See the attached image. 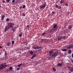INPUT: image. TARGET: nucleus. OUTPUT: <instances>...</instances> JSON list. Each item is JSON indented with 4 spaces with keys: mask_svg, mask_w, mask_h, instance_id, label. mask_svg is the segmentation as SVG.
<instances>
[{
    "mask_svg": "<svg viewBox=\"0 0 73 73\" xmlns=\"http://www.w3.org/2000/svg\"><path fill=\"white\" fill-rule=\"evenodd\" d=\"M7 66H8V65L6 64V63H2L0 65V70H1L2 69L7 68Z\"/></svg>",
    "mask_w": 73,
    "mask_h": 73,
    "instance_id": "f03ea898",
    "label": "nucleus"
},
{
    "mask_svg": "<svg viewBox=\"0 0 73 73\" xmlns=\"http://www.w3.org/2000/svg\"><path fill=\"white\" fill-rule=\"evenodd\" d=\"M19 37H21V36H22V34H19Z\"/></svg>",
    "mask_w": 73,
    "mask_h": 73,
    "instance_id": "ea45409f",
    "label": "nucleus"
},
{
    "mask_svg": "<svg viewBox=\"0 0 73 73\" xmlns=\"http://www.w3.org/2000/svg\"><path fill=\"white\" fill-rule=\"evenodd\" d=\"M26 7V6H25V5H23V8H25V7Z\"/></svg>",
    "mask_w": 73,
    "mask_h": 73,
    "instance_id": "473e14b6",
    "label": "nucleus"
},
{
    "mask_svg": "<svg viewBox=\"0 0 73 73\" xmlns=\"http://www.w3.org/2000/svg\"><path fill=\"white\" fill-rule=\"evenodd\" d=\"M6 21H9V19L7 18L6 19Z\"/></svg>",
    "mask_w": 73,
    "mask_h": 73,
    "instance_id": "a878e982",
    "label": "nucleus"
},
{
    "mask_svg": "<svg viewBox=\"0 0 73 73\" xmlns=\"http://www.w3.org/2000/svg\"><path fill=\"white\" fill-rule=\"evenodd\" d=\"M56 31V29L53 28H52L48 32L49 33H54V31Z\"/></svg>",
    "mask_w": 73,
    "mask_h": 73,
    "instance_id": "39448f33",
    "label": "nucleus"
},
{
    "mask_svg": "<svg viewBox=\"0 0 73 73\" xmlns=\"http://www.w3.org/2000/svg\"><path fill=\"white\" fill-rule=\"evenodd\" d=\"M55 12L54 11H52V15L53 14H55Z\"/></svg>",
    "mask_w": 73,
    "mask_h": 73,
    "instance_id": "f704fd0d",
    "label": "nucleus"
},
{
    "mask_svg": "<svg viewBox=\"0 0 73 73\" xmlns=\"http://www.w3.org/2000/svg\"><path fill=\"white\" fill-rule=\"evenodd\" d=\"M64 1H65V0H61L60 1V3L61 4H62L64 3Z\"/></svg>",
    "mask_w": 73,
    "mask_h": 73,
    "instance_id": "9b49d317",
    "label": "nucleus"
},
{
    "mask_svg": "<svg viewBox=\"0 0 73 73\" xmlns=\"http://www.w3.org/2000/svg\"><path fill=\"white\" fill-rule=\"evenodd\" d=\"M27 49H30V47H27Z\"/></svg>",
    "mask_w": 73,
    "mask_h": 73,
    "instance_id": "49530a36",
    "label": "nucleus"
},
{
    "mask_svg": "<svg viewBox=\"0 0 73 73\" xmlns=\"http://www.w3.org/2000/svg\"><path fill=\"white\" fill-rule=\"evenodd\" d=\"M69 73H71V72H69Z\"/></svg>",
    "mask_w": 73,
    "mask_h": 73,
    "instance_id": "052dcab7",
    "label": "nucleus"
},
{
    "mask_svg": "<svg viewBox=\"0 0 73 73\" xmlns=\"http://www.w3.org/2000/svg\"><path fill=\"white\" fill-rule=\"evenodd\" d=\"M10 44H11V43L10 42H8L7 43V46H9V45H10Z\"/></svg>",
    "mask_w": 73,
    "mask_h": 73,
    "instance_id": "a211bd4d",
    "label": "nucleus"
},
{
    "mask_svg": "<svg viewBox=\"0 0 73 73\" xmlns=\"http://www.w3.org/2000/svg\"><path fill=\"white\" fill-rule=\"evenodd\" d=\"M21 65H22V63H21L20 64L18 65V67H20L21 66Z\"/></svg>",
    "mask_w": 73,
    "mask_h": 73,
    "instance_id": "5701e85b",
    "label": "nucleus"
},
{
    "mask_svg": "<svg viewBox=\"0 0 73 73\" xmlns=\"http://www.w3.org/2000/svg\"><path fill=\"white\" fill-rule=\"evenodd\" d=\"M22 6H21L19 7V8H20V9H21V8H22Z\"/></svg>",
    "mask_w": 73,
    "mask_h": 73,
    "instance_id": "c03bdc74",
    "label": "nucleus"
},
{
    "mask_svg": "<svg viewBox=\"0 0 73 73\" xmlns=\"http://www.w3.org/2000/svg\"><path fill=\"white\" fill-rule=\"evenodd\" d=\"M11 31H13V32H15V29L14 28H12L11 29Z\"/></svg>",
    "mask_w": 73,
    "mask_h": 73,
    "instance_id": "ddd939ff",
    "label": "nucleus"
},
{
    "mask_svg": "<svg viewBox=\"0 0 73 73\" xmlns=\"http://www.w3.org/2000/svg\"><path fill=\"white\" fill-rule=\"evenodd\" d=\"M33 58H33V57L31 58V59H32V60H33Z\"/></svg>",
    "mask_w": 73,
    "mask_h": 73,
    "instance_id": "603ef678",
    "label": "nucleus"
},
{
    "mask_svg": "<svg viewBox=\"0 0 73 73\" xmlns=\"http://www.w3.org/2000/svg\"><path fill=\"white\" fill-rule=\"evenodd\" d=\"M72 58H73V54H72Z\"/></svg>",
    "mask_w": 73,
    "mask_h": 73,
    "instance_id": "09e8293b",
    "label": "nucleus"
},
{
    "mask_svg": "<svg viewBox=\"0 0 73 73\" xmlns=\"http://www.w3.org/2000/svg\"><path fill=\"white\" fill-rule=\"evenodd\" d=\"M1 7V5H0V8Z\"/></svg>",
    "mask_w": 73,
    "mask_h": 73,
    "instance_id": "13d9d810",
    "label": "nucleus"
},
{
    "mask_svg": "<svg viewBox=\"0 0 73 73\" xmlns=\"http://www.w3.org/2000/svg\"><path fill=\"white\" fill-rule=\"evenodd\" d=\"M9 1H10V0H7V1H6V2L7 3H9Z\"/></svg>",
    "mask_w": 73,
    "mask_h": 73,
    "instance_id": "e433bc0d",
    "label": "nucleus"
},
{
    "mask_svg": "<svg viewBox=\"0 0 73 73\" xmlns=\"http://www.w3.org/2000/svg\"><path fill=\"white\" fill-rule=\"evenodd\" d=\"M67 50L66 49H62V51H63V52H66Z\"/></svg>",
    "mask_w": 73,
    "mask_h": 73,
    "instance_id": "dca6fc26",
    "label": "nucleus"
},
{
    "mask_svg": "<svg viewBox=\"0 0 73 73\" xmlns=\"http://www.w3.org/2000/svg\"><path fill=\"white\" fill-rule=\"evenodd\" d=\"M61 73H64V72H62Z\"/></svg>",
    "mask_w": 73,
    "mask_h": 73,
    "instance_id": "e2e57ef3",
    "label": "nucleus"
},
{
    "mask_svg": "<svg viewBox=\"0 0 73 73\" xmlns=\"http://www.w3.org/2000/svg\"><path fill=\"white\" fill-rule=\"evenodd\" d=\"M20 67H18L17 68V70H20Z\"/></svg>",
    "mask_w": 73,
    "mask_h": 73,
    "instance_id": "2f4dec72",
    "label": "nucleus"
},
{
    "mask_svg": "<svg viewBox=\"0 0 73 73\" xmlns=\"http://www.w3.org/2000/svg\"><path fill=\"white\" fill-rule=\"evenodd\" d=\"M53 28L54 29H55V30H57V28H58V27H57V25H54L53 26Z\"/></svg>",
    "mask_w": 73,
    "mask_h": 73,
    "instance_id": "6e6552de",
    "label": "nucleus"
},
{
    "mask_svg": "<svg viewBox=\"0 0 73 73\" xmlns=\"http://www.w3.org/2000/svg\"><path fill=\"white\" fill-rule=\"evenodd\" d=\"M33 48L34 49H37L36 46L35 47V46H34L33 47Z\"/></svg>",
    "mask_w": 73,
    "mask_h": 73,
    "instance_id": "bb28decb",
    "label": "nucleus"
},
{
    "mask_svg": "<svg viewBox=\"0 0 73 73\" xmlns=\"http://www.w3.org/2000/svg\"><path fill=\"white\" fill-rule=\"evenodd\" d=\"M5 15H2L1 16V22H3V21L4 20V18L5 17Z\"/></svg>",
    "mask_w": 73,
    "mask_h": 73,
    "instance_id": "0eeeda50",
    "label": "nucleus"
},
{
    "mask_svg": "<svg viewBox=\"0 0 73 73\" xmlns=\"http://www.w3.org/2000/svg\"><path fill=\"white\" fill-rule=\"evenodd\" d=\"M63 37V38H65V37H66V36H64Z\"/></svg>",
    "mask_w": 73,
    "mask_h": 73,
    "instance_id": "de8ad7c7",
    "label": "nucleus"
},
{
    "mask_svg": "<svg viewBox=\"0 0 73 73\" xmlns=\"http://www.w3.org/2000/svg\"><path fill=\"white\" fill-rule=\"evenodd\" d=\"M5 54L6 56H7V52L5 51Z\"/></svg>",
    "mask_w": 73,
    "mask_h": 73,
    "instance_id": "a19ab883",
    "label": "nucleus"
},
{
    "mask_svg": "<svg viewBox=\"0 0 73 73\" xmlns=\"http://www.w3.org/2000/svg\"><path fill=\"white\" fill-rule=\"evenodd\" d=\"M55 7L56 8H58V5L56 4L55 5Z\"/></svg>",
    "mask_w": 73,
    "mask_h": 73,
    "instance_id": "b1692460",
    "label": "nucleus"
},
{
    "mask_svg": "<svg viewBox=\"0 0 73 73\" xmlns=\"http://www.w3.org/2000/svg\"><path fill=\"white\" fill-rule=\"evenodd\" d=\"M70 46H71V48H73V44H70Z\"/></svg>",
    "mask_w": 73,
    "mask_h": 73,
    "instance_id": "c9c22d12",
    "label": "nucleus"
},
{
    "mask_svg": "<svg viewBox=\"0 0 73 73\" xmlns=\"http://www.w3.org/2000/svg\"><path fill=\"white\" fill-rule=\"evenodd\" d=\"M3 48V47L0 46V49H1V48Z\"/></svg>",
    "mask_w": 73,
    "mask_h": 73,
    "instance_id": "a18cd8bd",
    "label": "nucleus"
},
{
    "mask_svg": "<svg viewBox=\"0 0 73 73\" xmlns=\"http://www.w3.org/2000/svg\"><path fill=\"white\" fill-rule=\"evenodd\" d=\"M49 55L48 58V59H51L53 58H54L56 56H57L58 52H53L52 51H49Z\"/></svg>",
    "mask_w": 73,
    "mask_h": 73,
    "instance_id": "f257e3e1",
    "label": "nucleus"
},
{
    "mask_svg": "<svg viewBox=\"0 0 73 73\" xmlns=\"http://www.w3.org/2000/svg\"><path fill=\"white\" fill-rule=\"evenodd\" d=\"M72 26L71 25H70L68 27V29H72Z\"/></svg>",
    "mask_w": 73,
    "mask_h": 73,
    "instance_id": "2eb2a0df",
    "label": "nucleus"
},
{
    "mask_svg": "<svg viewBox=\"0 0 73 73\" xmlns=\"http://www.w3.org/2000/svg\"><path fill=\"white\" fill-rule=\"evenodd\" d=\"M66 68H70V66H67V67H66Z\"/></svg>",
    "mask_w": 73,
    "mask_h": 73,
    "instance_id": "8fccbe9b",
    "label": "nucleus"
},
{
    "mask_svg": "<svg viewBox=\"0 0 73 73\" xmlns=\"http://www.w3.org/2000/svg\"><path fill=\"white\" fill-rule=\"evenodd\" d=\"M62 64H60V63H59L58 64V66H61V65H62Z\"/></svg>",
    "mask_w": 73,
    "mask_h": 73,
    "instance_id": "cd10ccee",
    "label": "nucleus"
},
{
    "mask_svg": "<svg viewBox=\"0 0 73 73\" xmlns=\"http://www.w3.org/2000/svg\"><path fill=\"white\" fill-rule=\"evenodd\" d=\"M52 70L54 72V71H56V69L54 67H53L52 68Z\"/></svg>",
    "mask_w": 73,
    "mask_h": 73,
    "instance_id": "f3484780",
    "label": "nucleus"
},
{
    "mask_svg": "<svg viewBox=\"0 0 73 73\" xmlns=\"http://www.w3.org/2000/svg\"><path fill=\"white\" fill-rule=\"evenodd\" d=\"M36 54H34L33 56H32V57L33 58H35V57H36Z\"/></svg>",
    "mask_w": 73,
    "mask_h": 73,
    "instance_id": "4468645a",
    "label": "nucleus"
},
{
    "mask_svg": "<svg viewBox=\"0 0 73 73\" xmlns=\"http://www.w3.org/2000/svg\"><path fill=\"white\" fill-rule=\"evenodd\" d=\"M58 40H60L61 39V38H58Z\"/></svg>",
    "mask_w": 73,
    "mask_h": 73,
    "instance_id": "4c0bfd02",
    "label": "nucleus"
},
{
    "mask_svg": "<svg viewBox=\"0 0 73 73\" xmlns=\"http://www.w3.org/2000/svg\"><path fill=\"white\" fill-rule=\"evenodd\" d=\"M61 6H59L58 8V9H61Z\"/></svg>",
    "mask_w": 73,
    "mask_h": 73,
    "instance_id": "c85d7f7f",
    "label": "nucleus"
},
{
    "mask_svg": "<svg viewBox=\"0 0 73 73\" xmlns=\"http://www.w3.org/2000/svg\"><path fill=\"white\" fill-rule=\"evenodd\" d=\"M69 69L70 70V72H72V71H73V67H70L69 68Z\"/></svg>",
    "mask_w": 73,
    "mask_h": 73,
    "instance_id": "1a4fd4ad",
    "label": "nucleus"
},
{
    "mask_svg": "<svg viewBox=\"0 0 73 73\" xmlns=\"http://www.w3.org/2000/svg\"><path fill=\"white\" fill-rule=\"evenodd\" d=\"M67 49H71V48H72L71 47V46H70H70H67Z\"/></svg>",
    "mask_w": 73,
    "mask_h": 73,
    "instance_id": "9d476101",
    "label": "nucleus"
},
{
    "mask_svg": "<svg viewBox=\"0 0 73 73\" xmlns=\"http://www.w3.org/2000/svg\"><path fill=\"white\" fill-rule=\"evenodd\" d=\"M45 34H46V33H43L42 34L41 36H44V35H45Z\"/></svg>",
    "mask_w": 73,
    "mask_h": 73,
    "instance_id": "412c9836",
    "label": "nucleus"
},
{
    "mask_svg": "<svg viewBox=\"0 0 73 73\" xmlns=\"http://www.w3.org/2000/svg\"><path fill=\"white\" fill-rule=\"evenodd\" d=\"M1 52H0V55H1Z\"/></svg>",
    "mask_w": 73,
    "mask_h": 73,
    "instance_id": "5fc2aeb1",
    "label": "nucleus"
},
{
    "mask_svg": "<svg viewBox=\"0 0 73 73\" xmlns=\"http://www.w3.org/2000/svg\"><path fill=\"white\" fill-rule=\"evenodd\" d=\"M40 49V47L36 46V49Z\"/></svg>",
    "mask_w": 73,
    "mask_h": 73,
    "instance_id": "72a5a7b5",
    "label": "nucleus"
},
{
    "mask_svg": "<svg viewBox=\"0 0 73 73\" xmlns=\"http://www.w3.org/2000/svg\"><path fill=\"white\" fill-rule=\"evenodd\" d=\"M51 0V1H52V0Z\"/></svg>",
    "mask_w": 73,
    "mask_h": 73,
    "instance_id": "0e129e2a",
    "label": "nucleus"
},
{
    "mask_svg": "<svg viewBox=\"0 0 73 73\" xmlns=\"http://www.w3.org/2000/svg\"><path fill=\"white\" fill-rule=\"evenodd\" d=\"M15 0H13L12 1V3H15Z\"/></svg>",
    "mask_w": 73,
    "mask_h": 73,
    "instance_id": "79ce46f5",
    "label": "nucleus"
},
{
    "mask_svg": "<svg viewBox=\"0 0 73 73\" xmlns=\"http://www.w3.org/2000/svg\"><path fill=\"white\" fill-rule=\"evenodd\" d=\"M14 43H15V41H12V44H13V45L14 44Z\"/></svg>",
    "mask_w": 73,
    "mask_h": 73,
    "instance_id": "7c9ffc66",
    "label": "nucleus"
},
{
    "mask_svg": "<svg viewBox=\"0 0 73 73\" xmlns=\"http://www.w3.org/2000/svg\"><path fill=\"white\" fill-rule=\"evenodd\" d=\"M19 0V1H20V0Z\"/></svg>",
    "mask_w": 73,
    "mask_h": 73,
    "instance_id": "680f3d73",
    "label": "nucleus"
},
{
    "mask_svg": "<svg viewBox=\"0 0 73 73\" xmlns=\"http://www.w3.org/2000/svg\"><path fill=\"white\" fill-rule=\"evenodd\" d=\"M21 34H22V35H23V32H21Z\"/></svg>",
    "mask_w": 73,
    "mask_h": 73,
    "instance_id": "3c124183",
    "label": "nucleus"
},
{
    "mask_svg": "<svg viewBox=\"0 0 73 73\" xmlns=\"http://www.w3.org/2000/svg\"><path fill=\"white\" fill-rule=\"evenodd\" d=\"M23 44H25V42H23Z\"/></svg>",
    "mask_w": 73,
    "mask_h": 73,
    "instance_id": "6e6d98bb",
    "label": "nucleus"
},
{
    "mask_svg": "<svg viewBox=\"0 0 73 73\" xmlns=\"http://www.w3.org/2000/svg\"><path fill=\"white\" fill-rule=\"evenodd\" d=\"M13 68L12 67H11L9 68V70H12Z\"/></svg>",
    "mask_w": 73,
    "mask_h": 73,
    "instance_id": "6ab92c4d",
    "label": "nucleus"
},
{
    "mask_svg": "<svg viewBox=\"0 0 73 73\" xmlns=\"http://www.w3.org/2000/svg\"><path fill=\"white\" fill-rule=\"evenodd\" d=\"M1 21H0V23H1Z\"/></svg>",
    "mask_w": 73,
    "mask_h": 73,
    "instance_id": "4d7b16f0",
    "label": "nucleus"
},
{
    "mask_svg": "<svg viewBox=\"0 0 73 73\" xmlns=\"http://www.w3.org/2000/svg\"><path fill=\"white\" fill-rule=\"evenodd\" d=\"M30 27L29 25H28L26 27H27V28H29Z\"/></svg>",
    "mask_w": 73,
    "mask_h": 73,
    "instance_id": "c756f323",
    "label": "nucleus"
},
{
    "mask_svg": "<svg viewBox=\"0 0 73 73\" xmlns=\"http://www.w3.org/2000/svg\"><path fill=\"white\" fill-rule=\"evenodd\" d=\"M41 42H42H42H43V41H41Z\"/></svg>",
    "mask_w": 73,
    "mask_h": 73,
    "instance_id": "864d4df0",
    "label": "nucleus"
},
{
    "mask_svg": "<svg viewBox=\"0 0 73 73\" xmlns=\"http://www.w3.org/2000/svg\"><path fill=\"white\" fill-rule=\"evenodd\" d=\"M72 53V50H69V54H70Z\"/></svg>",
    "mask_w": 73,
    "mask_h": 73,
    "instance_id": "4be33fe9",
    "label": "nucleus"
},
{
    "mask_svg": "<svg viewBox=\"0 0 73 73\" xmlns=\"http://www.w3.org/2000/svg\"><path fill=\"white\" fill-rule=\"evenodd\" d=\"M46 3H45L42 4L41 6H40V7H39L40 9H44L46 7Z\"/></svg>",
    "mask_w": 73,
    "mask_h": 73,
    "instance_id": "20e7f679",
    "label": "nucleus"
},
{
    "mask_svg": "<svg viewBox=\"0 0 73 73\" xmlns=\"http://www.w3.org/2000/svg\"><path fill=\"white\" fill-rule=\"evenodd\" d=\"M43 48H42V47L41 46V47H40L39 49H41V50H42V49Z\"/></svg>",
    "mask_w": 73,
    "mask_h": 73,
    "instance_id": "58836bf2",
    "label": "nucleus"
},
{
    "mask_svg": "<svg viewBox=\"0 0 73 73\" xmlns=\"http://www.w3.org/2000/svg\"><path fill=\"white\" fill-rule=\"evenodd\" d=\"M1 12L0 13V15H1Z\"/></svg>",
    "mask_w": 73,
    "mask_h": 73,
    "instance_id": "bf43d9fd",
    "label": "nucleus"
},
{
    "mask_svg": "<svg viewBox=\"0 0 73 73\" xmlns=\"http://www.w3.org/2000/svg\"><path fill=\"white\" fill-rule=\"evenodd\" d=\"M26 15L25 14V13H23L22 14L23 16H25Z\"/></svg>",
    "mask_w": 73,
    "mask_h": 73,
    "instance_id": "393cba45",
    "label": "nucleus"
},
{
    "mask_svg": "<svg viewBox=\"0 0 73 73\" xmlns=\"http://www.w3.org/2000/svg\"><path fill=\"white\" fill-rule=\"evenodd\" d=\"M65 5L66 6V7H68V5H69V4H68V3H66L65 4Z\"/></svg>",
    "mask_w": 73,
    "mask_h": 73,
    "instance_id": "aec40b11",
    "label": "nucleus"
},
{
    "mask_svg": "<svg viewBox=\"0 0 73 73\" xmlns=\"http://www.w3.org/2000/svg\"><path fill=\"white\" fill-rule=\"evenodd\" d=\"M30 54L31 55H33L34 54V52L33 51H32V50H31L30 52Z\"/></svg>",
    "mask_w": 73,
    "mask_h": 73,
    "instance_id": "f8f14e48",
    "label": "nucleus"
},
{
    "mask_svg": "<svg viewBox=\"0 0 73 73\" xmlns=\"http://www.w3.org/2000/svg\"><path fill=\"white\" fill-rule=\"evenodd\" d=\"M7 25L10 28H12L14 26V23H11V22H10L8 23Z\"/></svg>",
    "mask_w": 73,
    "mask_h": 73,
    "instance_id": "7ed1b4c3",
    "label": "nucleus"
},
{
    "mask_svg": "<svg viewBox=\"0 0 73 73\" xmlns=\"http://www.w3.org/2000/svg\"><path fill=\"white\" fill-rule=\"evenodd\" d=\"M5 30H4V31L5 32H6V31H7L8 30H9V29H10V28L9 27V26L8 25H7V26H6L5 28Z\"/></svg>",
    "mask_w": 73,
    "mask_h": 73,
    "instance_id": "423d86ee",
    "label": "nucleus"
},
{
    "mask_svg": "<svg viewBox=\"0 0 73 73\" xmlns=\"http://www.w3.org/2000/svg\"><path fill=\"white\" fill-rule=\"evenodd\" d=\"M2 2L3 3H5V1L4 0L2 1Z\"/></svg>",
    "mask_w": 73,
    "mask_h": 73,
    "instance_id": "37998d69",
    "label": "nucleus"
}]
</instances>
